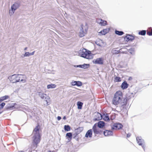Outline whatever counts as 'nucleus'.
Masks as SVG:
<instances>
[{"instance_id": "58836bf2", "label": "nucleus", "mask_w": 152, "mask_h": 152, "mask_svg": "<svg viewBox=\"0 0 152 152\" xmlns=\"http://www.w3.org/2000/svg\"><path fill=\"white\" fill-rule=\"evenodd\" d=\"M76 82V81H73L71 83V84L72 86H75Z\"/></svg>"}, {"instance_id": "bb28decb", "label": "nucleus", "mask_w": 152, "mask_h": 152, "mask_svg": "<svg viewBox=\"0 0 152 152\" xmlns=\"http://www.w3.org/2000/svg\"><path fill=\"white\" fill-rule=\"evenodd\" d=\"M75 133H74L72 134L73 138L75 139L76 140H78V138L77 137V135L79 134V132H75Z\"/></svg>"}, {"instance_id": "473e14b6", "label": "nucleus", "mask_w": 152, "mask_h": 152, "mask_svg": "<svg viewBox=\"0 0 152 152\" xmlns=\"http://www.w3.org/2000/svg\"><path fill=\"white\" fill-rule=\"evenodd\" d=\"M114 80L115 82H119L121 81V77H119L116 76L115 77Z\"/></svg>"}, {"instance_id": "c03bdc74", "label": "nucleus", "mask_w": 152, "mask_h": 152, "mask_svg": "<svg viewBox=\"0 0 152 152\" xmlns=\"http://www.w3.org/2000/svg\"><path fill=\"white\" fill-rule=\"evenodd\" d=\"M99 134H101L102 132V131L100 130L99 129Z\"/></svg>"}, {"instance_id": "09e8293b", "label": "nucleus", "mask_w": 152, "mask_h": 152, "mask_svg": "<svg viewBox=\"0 0 152 152\" xmlns=\"http://www.w3.org/2000/svg\"><path fill=\"white\" fill-rule=\"evenodd\" d=\"M96 44H97V45H98L99 46H101V45H100V44H97L96 43Z\"/></svg>"}, {"instance_id": "39448f33", "label": "nucleus", "mask_w": 152, "mask_h": 152, "mask_svg": "<svg viewBox=\"0 0 152 152\" xmlns=\"http://www.w3.org/2000/svg\"><path fill=\"white\" fill-rule=\"evenodd\" d=\"M20 6V3L18 2H15L12 4L10 10V15H12L14 13L15 10L18 8Z\"/></svg>"}, {"instance_id": "7ed1b4c3", "label": "nucleus", "mask_w": 152, "mask_h": 152, "mask_svg": "<svg viewBox=\"0 0 152 152\" xmlns=\"http://www.w3.org/2000/svg\"><path fill=\"white\" fill-rule=\"evenodd\" d=\"M80 55L81 57L90 59H92L93 56L90 51L86 49H83L80 51Z\"/></svg>"}, {"instance_id": "b1692460", "label": "nucleus", "mask_w": 152, "mask_h": 152, "mask_svg": "<svg viewBox=\"0 0 152 152\" xmlns=\"http://www.w3.org/2000/svg\"><path fill=\"white\" fill-rule=\"evenodd\" d=\"M5 107L7 110H10L13 109V108L14 107V106L13 105L8 104Z\"/></svg>"}, {"instance_id": "c756f323", "label": "nucleus", "mask_w": 152, "mask_h": 152, "mask_svg": "<svg viewBox=\"0 0 152 152\" xmlns=\"http://www.w3.org/2000/svg\"><path fill=\"white\" fill-rule=\"evenodd\" d=\"M71 127L69 125H65L64 126V129L66 131H69L70 130Z\"/></svg>"}, {"instance_id": "603ef678", "label": "nucleus", "mask_w": 152, "mask_h": 152, "mask_svg": "<svg viewBox=\"0 0 152 152\" xmlns=\"http://www.w3.org/2000/svg\"><path fill=\"white\" fill-rule=\"evenodd\" d=\"M130 53L131 54H132V52H130Z\"/></svg>"}, {"instance_id": "a19ab883", "label": "nucleus", "mask_w": 152, "mask_h": 152, "mask_svg": "<svg viewBox=\"0 0 152 152\" xmlns=\"http://www.w3.org/2000/svg\"><path fill=\"white\" fill-rule=\"evenodd\" d=\"M57 119L58 121H59L61 119V117L60 116H58L57 117Z\"/></svg>"}, {"instance_id": "ddd939ff", "label": "nucleus", "mask_w": 152, "mask_h": 152, "mask_svg": "<svg viewBox=\"0 0 152 152\" xmlns=\"http://www.w3.org/2000/svg\"><path fill=\"white\" fill-rule=\"evenodd\" d=\"M105 136H112L113 134V132L110 130H106L103 132Z\"/></svg>"}, {"instance_id": "f704fd0d", "label": "nucleus", "mask_w": 152, "mask_h": 152, "mask_svg": "<svg viewBox=\"0 0 152 152\" xmlns=\"http://www.w3.org/2000/svg\"><path fill=\"white\" fill-rule=\"evenodd\" d=\"M82 85V83L80 81H76V83L75 84V86H80Z\"/></svg>"}, {"instance_id": "aec40b11", "label": "nucleus", "mask_w": 152, "mask_h": 152, "mask_svg": "<svg viewBox=\"0 0 152 152\" xmlns=\"http://www.w3.org/2000/svg\"><path fill=\"white\" fill-rule=\"evenodd\" d=\"M66 137L68 138V142L70 141L72 137V133L71 132L67 133L66 134Z\"/></svg>"}, {"instance_id": "2f4dec72", "label": "nucleus", "mask_w": 152, "mask_h": 152, "mask_svg": "<svg viewBox=\"0 0 152 152\" xmlns=\"http://www.w3.org/2000/svg\"><path fill=\"white\" fill-rule=\"evenodd\" d=\"M82 68L86 69L88 68L90 66V64H82Z\"/></svg>"}, {"instance_id": "6ab92c4d", "label": "nucleus", "mask_w": 152, "mask_h": 152, "mask_svg": "<svg viewBox=\"0 0 152 152\" xmlns=\"http://www.w3.org/2000/svg\"><path fill=\"white\" fill-rule=\"evenodd\" d=\"M105 125V123L103 121H99L97 123V126L99 128H102Z\"/></svg>"}, {"instance_id": "4be33fe9", "label": "nucleus", "mask_w": 152, "mask_h": 152, "mask_svg": "<svg viewBox=\"0 0 152 152\" xmlns=\"http://www.w3.org/2000/svg\"><path fill=\"white\" fill-rule=\"evenodd\" d=\"M9 97V96L8 95H5L1 97L0 98V102H1L4 100L7 99Z\"/></svg>"}, {"instance_id": "dca6fc26", "label": "nucleus", "mask_w": 152, "mask_h": 152, "mask_svg": "<svg viewBox=\"0 0 152 152\" xmlns=\"http://www.w3.org/2000/svg\"><path fill=\"white\" fill-rule=\"evenodd\" d=\"M39 96L42 99H45L47 96L46 94L40 92H38Z\"/></svg>"}, {"instance_id": "f03ea898", "label": "nucleus", "mask_w": 152, "mask_h": 152, "mask_svg": "<svg viewBox=\"0 0 152 152\" xmlns=\"http://www.w3.org/2000/svg\"><path fill=\"white\" fill-rule=\"evenodd\" d=\"M10 82L13 83L21 81L22 83L26 82V81L23 79V75L20 74H14L8 77Z\"/></svg>"}, {"instance_id": "f3484780", "label": "nucleus", "mask_w": 152, "mask_h": 152, "mask_svg": "<svg viewBox=\"0 0 152 152\" xmlns=\"http://www.w3.org/2000/svg\"><path fill=\"white\" fill-rule=\"evenodd\" d=\"M128 84L126 82L124 81L122 84L121 85V88L123 89H124L127 88L128 87Z\"/></svg>"}, {"instance_id": "a211bd4d", "label": "nucleus", "mask_w": 152, "mask_h": 152, "mask_svg": "<svg viewBox=\"0 0 152 152\" xmlns=\"http://www.w3.org/2000/svg\"><path fill=\"white\" fill-rule=\"evenodd\" d=\"M127 41H132L134 39V37L130 34H127L126 37Z\"/></svg>"}, {"instance_id": "c85d7f7f", "label": "nucleus", "mask_w": 152, "mask_h": 152, "mask_svg": "<svg viewBox=\"0 0 152 152\" xmlns=\"http://www.w3.org/2000/svg\"><path fill=\"white\" fill-rule=\"evenodd\" d=\"M115 33L117 35H118L119 36L122 35L124 33V32L121 31H119L118 30H116L115 31Z\"/></svg>"}, {"instance_id": "ea45409f", "label": "nucleus", "mask_w": 152, "mask_h": 152, "mask_svg": "<svg viewBox=\"0 0 152 152\" xmlns=\"http://www.w3.org/2000/svg\"><path fill=\"white\" fill-rule=\"evenodd\" d=\"M74 67H79L80 68H82V64L77 65H74Z\"/></svg>"}, {"instance_id": "f8f14e48", "label": "nucleus", "mask_w": 152, "mask_h": 152, "mask_svg": "<svg viewBox=\"0 0 152 152\" xmlns=\"http://www.w3.org/2000/svg\"><path fill=\"white\" fill-rule=\"evenodd\" d=\"M102 114L98 113L94 116V120L95 121H99L102 119Z\"/></svg>"}, {"instance_id": "e433bc0d", "label": "nucleus", "mask_w": 152, "mask_h": 152, "mask_svg": "<svg viewBox=\"0 0 152 152\" xmlns=\"http://www.w3.org/2000/svg\"><path fill=\"white\" fill-rule=\"evenodd\" d=\"M147 34L149 36H152V28L151 31H148L147 32Z\"/></svg>"}, {"instance_id": "0eeeda50", "label": "nucleus", "mask_w": 152, "mask_h": 152, "mask_svg": "<svg viewBox=\"0 0 152 152\" xmlns=\"http://www.w3.org/2000/svg\"><path fill=\"white\" fill-rule=\"evenodd\" d=\"M33 145H36L37 146V145L39 143L41 140V136L38 134H34L33 137Z\"/></svg>"}, {"instance_id": "9d476101", "label": "nucleus", "mask_w": 152, "mask_h": 152, "mask_svg": "<svg viewBox=\"0 0 152 152\" xmlns=\"http://www.w3.org/2000/svg\"><path fill=\"white\" fill-rule=\"evenodd\" d=\"M92 129L93 130L94 133L95 134V136H96V134H99V128H98L96 124H95L92 127Z\"/></svg>"}, {"instance_id": "2eb2a0df", "label": "nucleus", "mask_w": 152, "mask_h": 152, "mask_svg": "<svg viewBox=\"0 0 152 152\" xmlns=\"http://www.w3.org/2000/svg\"><path fill=\"white\" fill-rule=\"evenodd\" d=\"M102 118H103L105 121H110L109 115L107 114H105L104 113H103L102 114Z\"/></svg>"}, {"instance_id": "a878e982", "label": "nucleus", "mask_w": 152, "mask_h": 152, "mask_svg": "<svg viewBox=\"0 0 152 152\" xmlns=\"http://www.w3.org/2000/svg\"><path fill=\"white\" fill-rule=\"evenodd\" d=\"M100 20V22H99V23L102 26H104L106 25L107 21L105 20H103L102 19H99L98 21Z\"/></svg>"}, {"instance_id": "c9c22d12", "label": "nucleus", "mask_w": 152, "mask_h": 152, "mask_svg": "<svg viewBox=\"0 0 152 152\" xmlns=\"http://www.w3.org/2000/svg\"><path fill=\"white\" fill-rule=\"evenodd\" d=\"M5 104L4 102H2L0 104V110L2 108L5 106Z\"/></svg>"}, {"instance_id": "412c9836", "label": "nucleus", "mask_w": 152, "mask_h": 152, "mask_svg": "<svg viewBox=\"0 0 152 152\" xmlns=\"http://www.w3.org/2000/svg\"><path fill=\"white\" fill-rule=\"evenodd\" d=\"M39 128L38 126H37L34 129L33 132L34 134H40L39 133Z\"/></svg>"}, {"instance_id": "423d86ee", "label": "nucleus", "mask_w": 152, "mask_h": 152, "mask_svg": "<svg viewBox=\"0 0 152 152\" xmlns=\"http://www.w3.org/2000/svg\"><path fill=\"white\" fill-rule=\"evenodd\" d=\"M136 140L139 145L141 146L144 151H145V145L144 140L140 136L136 137Z\"/></svg>"}, {"instance_id": "de8ad7c7", "label": "nucleus", "mask_w": 152, "mask_h": 152, "mask_svg": "<svg viewBox=\"0 0 152 152\" xmlns=\"http://www.w3.org/2000/svg\"><path fill=\"white\" fill-rule=\"evenodd\" d=\"M27 47H26V48H24V50H27Z\"/></svg>"}, {"instance_id": "f257e3e1", "label": "nucleus", "mask_w": 152, "mask_h": 152, "mask_svg": "<svg viewBox=\"0 0 152 152\" xmlns=\"http://www.w3.org/2000/svg\"><path fill=\"white\" fill-rule=\"evenodd\" d=\"M122 92L120 91H118L115 93L113 99V103L114 104L117 105L120 103L121 106H123L126 104L128 99L126 97L122 101Z\"/></svg>"}, {"instance_id": "8fccbe9b", "label": "nucleus", "mask_w": 152, "mask_h": 152, "mask_svg": "<svg viewBox=\"0 0 152 152\" xmlns=\"http://www.w3.org/2000/svg\"><path fill=\"white\" fill-rule=\"evenodd\" d=\"M19 152H24L23 151H20Z\"/></svg>"}, {"instance_id": "37998d69", "label": "nucleus", "mask_w": 152, "mask_h": 152, "mask_svg": "<svg viewBox=\"0 0 152 152\" xmlns=\"http://www.w3.org/2000/svg\"><path fill=\"white\" fill-rule=\"evenodd\" d=\"M34 52H35L34 51H33V52L32 53H30V56H31V55H34Z\"/></svg>"}, {"instance_id": "393cba45", "label": "nucleus", "mask_w": 152, "mask_h": 152, "mask_svg": "<svg viewBox=\"0 0 152 152\" xmlns=\"http://www.w3.org/2000/svg\"><path fill=\"white\" fill-rule=\"evenodd\" d=\"M146 31L145 30H142L138 32L139 35L145 36L146 34Z\"/></svg>"}, {"instance_id": "9b49d317", "label": "nucleus", "mask_w": 152, "mask_h": 152, "mask_svg": "<svg viewBox=\"0 0 152 152\" xmlns=\"http://www.w3.org/2000/svg\"><path fill=\"white\" fill-rule=\"evenodd\" d=\"M110 30V29L109 28L103 29L99 32V35L100 36L104 35L109 32Z\"/></svg>"}, {"instance_id": "6e6552de", "label": "nucleus", "mask_w": 152, "mask_h": 152, "mask_svg": "<svg viewBox=\"0 0 152 152\" xmlns=\"http://www.w3.org/2000/svg\"><path fill=\"white\" fill-rule=\"evenodd\" d=\"M92 62L94 64L100 65L103 64L104 63L103 60L102 58H99L96 59H94L93 60Z\"/></svg>"}, {"instance_id": "1a4fd4ad", "label": "nucleus", "mask_w": 152, "mask_h": 152, "mask_svg": "<svg viewBox=\"0 0 152 152\" xmlns=\"http://www.w3.org/2000/svg\"><path fill=\"white\" fill-rule=\"evenodd\" d=\"M123 125L120 123H114L112 127L113 129H119L123 127Z\"/></svg>"}, {"instance_id": "20e7f679", "label": "nucleus", "mask_w": 152, "mask_h": 152, "mask_svg": "<svg viewBox=\"0 0 152 152\" xmlns=\"http://www.w3.org/2000/svg\"><path fill=\"white\" fill-rule=\"evenodd\" d=\"M81 28L79 33V36L80 37H83L85 36V34L87 33L88 28L87 24H86L85 26H84L83 24H82L81 25Z\"/></svg>"}, {"instance_id": "cd10ccee", "label": "nucleus", "mask_w": 152, "mask_h": 152, "mask_svg": "<svg viewBox=\"0 0 152 152\" xmlns=\"http://www.w3.org/2000/svg\"><path fill=\"white\" fill-rule=\"evenodd\" d=\"M56 87V85L55 84H50L47 85V88L48 89L53 88Z\"/></svg>"}, {"instance_id": "72a5a7b5", "label": "nucleus", "mask_w": 152, "mask_h": 152, "mask_svg": "<svg viewBox=\"0 0 152 152\" xmlns=\"http://www.w3.org/2000/svg\"><path fill=\"white\" fill-rule=\"evenodd\" d=\"M83 127H79L76 129L75 130V132H79V133H80L83 131Z\"/></svg>"}, {"instance_id": "a18cd8bd", "label": "nucleus", "mask_w": 152, "mask_h": 152, "mask_svg": "<svg viewBox=\"0 0 152 152\" xmlns=\"http://www.w3.org/2000/svg\"><path fill=\"white\" fill-rule=\"evenodd\" d=\"M63 119L64 120H66V116H64L63 117Z\"/></svg>"}, {"instance_id": "79ce46f5", "label": "nucleus", "mask_w": 152, "mask_h": 152, "mask_svg": "<svg viewBox=\"0 0 152 152\" xmlns=\"http://www.w3.org/2000/svg\"><path fill=\"white\" fill-rule=\"evenodd\" d=\"M131 135V134L128 133V134H127L126 136L128 138V137H130Z\"/></svg>"}, {"instance_id": "3c124183", "label": "nucleus", "mask_w": 152, "mask_h": 152, "mask_svg": "<svg viewBox=\"0 0 152 152\" xmlns=\"http://www.w3.org/2000/svg\"><path fill=\"white\" fill-rule=\"evenodd\" d=\"M2 112H0V114L2 113Z\"/></svg>"}, {"instance_id": "4468645a", "label": "nucleus", "mask_w": 152, "mask_h": 152, "mask_svg": "<svg viewBox=\"0 0 152 152\" xmlns=\"http://www.w3.org/2000/svg\"><path fill=\"white\" fill-rule=\"evenodd\" d=\"M92 130L91 129L88 130L86 133L85 137L86 138H91L92 137Z\"/></svg>"}, {"instance_id": "5701e85b", "label": "nucleus", "mask_w": 152, "mask_h": 152, "mask_svg": "<svg viewBox=\"0 0 152 152\" xmlns=\"http://www.w3.org/2000/svg\"><path fill=\"white\" fill-rule=\"evenodd\" d=\"M83 103L80 101H78L77 102V108L79 109H81L82 108Z\"/></svg>"}, {"instance_id": "4c0bfd02", "label": "nucleus", "mask_w": 152, "mask_h": 152, "mask_svg": "<svg viewBox=\"0 0 152 152\" xmlns=\"http://www.w3.org/2000/svg\"><path fill=\"white\" fill-rule=\"evenodd\" d=\"M30 56V53L28 52H26L24 55V56L25 57L28 56Z\"/></svg>"}, {"instance_id": "7c9ffc66", "label": "nucleus", "mask_w": 152, "mask_h": 152, "mask_svg": "<svg viewBox=\"0 0 152 152\" xmlns=\"http://www.w3.org/2000/svg\"><path fill=\"white\" fill-rule=\"evenodd\" d=\"M121 51L119 50H116L113 49L112 50V53L113 54H117L120 53Z\"/></svg>"}, {"instance_id": "49530a36", "label": "nucleus", "mask_w": 152, "mask_h": 152, "mask_svg": "<svg viewBox=\"0 0 152 152\" xmlns=\"http://www.w3.org/2000/svg\"><path fill=\"white\" fill-rule=\"evenodd\" d=\"M45 101L46 102L47 105H49V104H48V103L47 100H45Z\"/></svg>"}]
</instances>
